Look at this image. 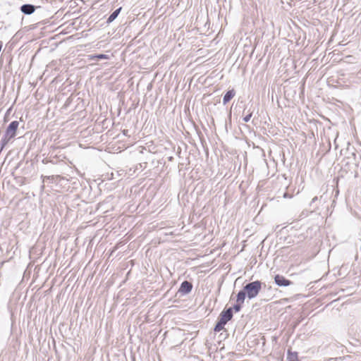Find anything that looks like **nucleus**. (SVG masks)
<instances>
[{
    "label": "nucleus",
    "mask_w": 361,
    "mask_h": 361,
    "mask_svg": "<svg viewBox=\"0 0 361 361\" xmlns=\"http://www.w3.org/2000/svg\"><path fill=\"white\" fill-rule=\"evenodd\" d=\"M262 286L266 287V284L261 281L256 280L249 282L243 286V288L238 293L239 299L243 298L252 300L255 298L261 291Z\"/></svg>",
    "instance_id": "nucleus-1"
},
{
    "label": "nucleus",
    "mask_w": 361,
    "mask_h": 361,
    "mask_svg": "<svg viewBox=\"0 0 361 361\" xmlns=\"http://www.w3.org/2000/svg\"><path fill=\"white\" fill-rule=\"evenodd\" d=\"M340 155L347 159L346 164H353L356 166L359 165L360 160L361 159V155L356 152L355 147L351 146L349 142L347 143L345 148L340 150Z\"/></svg>",
    "instance_id": "nucleus-2"
},
{
    "label": "nucleus",
    "mask_w": 361,
    "mask_h": 361,
    "mask_svg": "<svg viewBox=\"0 0 361 361\" xmlns=\"http://www.w3.org/2000/svg\"><path fill=\"white\" fill-rule=\"evenodd\" d=\"M19 126V122L18 121H11L6 127L4 135L12 139L16 136L17 130Z\"/></svg>",
    "instance_id": "nucleus-3"
},
{
    "label": "nucleus",
    "mask_w": 361,
    "mask_h": 361,
    "mask_svg": "<svg viewBox=\"0 0 361 361\" xmlns=\"http://www.w3.org/2000/svg\"><path fill=\"white\" fill-rule=\"evenodd\" d=\"M193 288V285L190 281L187 280L183 281L179 287L178 293L180 294V295L184 296L189 294Z\"/></svg>",
    "instance_id": "nucleus-4"
},
{
    "label": "nucleus",
    "mask_w": 361,
    "mask_h": 361,
    "mask_svg": "<svg viewBox=\"0 0 361 361\" xmlns=\"http://www.w3.org/2000/svg\"><path fill=\"white\" fill-rule=\"evenodd\" d=\"M274 279L275 284L279 287H287L293 284V281L281 274H276Z\"/></svg>",
    "instance_id": "nucleus-5"
},
{
    "label": "nucleus",
    "mask_w": 361,
    "mask_h": 361,
    "mask_svg": "<svg viewBox=\"0 0 361 361\" xmlns=\"http://www.w3.org/2000/svg\"><path fill=\"white\" fill-rule=\"evenodd\" d=\"M38 8H40V6H36L31 4H24L20 6V11L23 14L30 16L34 13Z\"/></svg>",
    "instance_id": "nucleus-6"
},
{
    "label": "nucleus",
    "mask_w": 361,
    "mask_h": 361,
    "mask_svg": "<svg viewBox=\"0 0 361 361\" xmlns=\"http://www.w3.org/2000/svg\"><path fill=\"white\" fill-rule=\"evenodd\" d=\"M244 302H245V299H243V298H242V297H241V298L239 299V294L237 293L235 303L232 307H230L228 309H231V312H233V311L235 312H238L240 311V310L242 308V305L244 303Z\"/></svg>",
    "instance_id": "nucleus-7"
},
{
    "label": "nucleus",
    "mask_w": 361,
    "mask_h": 361,
    "mask_svg": "<svg viewBox=\"0 0 361 361\" xmlns=\"http://www.w3.org/2000/svg\"><path fill=\"white\" fill-rule=\"evenodd\" d=\"M235 94L236 92L233 88L228 90L223 97V104H227L235 97Z\"/></svg>",
    "instance_id": "nucleus-8"
},
{
    "label": "nucleus",
    "mask_w": 361,
    "mask_h": 361,
    "mask_svg": "<svg viewBox=\"0 0 361 361\" xmlns=\"http://www.w3.org/2000/svg\"><path fill=\"white\" fill-rule=\"evenodd\" d=\"M233 316V313L231 312V309H224L219 314V317L222 318V319H224L227 322H229Z\"/></svg>",
    "instance_id": "nucleus-9"
},
{
    "label": "nucleus",
    "mask_w": 361,
    "mask_h": 361,
    "mask_svg": "<svg viewBox=\"0 0 361 361\" xmlns=\"http://www.w3.org/2000/svg\"><path fill=\"white\" fill-rule=\"evenodd\" d=\"M227 322L224 319H222L219 316L217 319L216 323L213 329L214 332H219L222 329H224L225 325L226 324Z\"/></svg>",
    "instance_id": "nucleus-10"
},
{
    "label": "nucleus",
    "mask_w": 361,
    "mask_h": 361,
    "mask_svg": "<svg viewBox=\"0 0 361 361\" xmlns=\"http://www.w3.org/2000/svg\"><path fill=\"white\" fill-rule=\"evenodd\" d=\"M254 109H252L251 107L250 108H247V106H246L243 111V114H246V115L243 118V121L245 122V123H247L250 121L252 116V114L254 113Z\"/></svg>",
    "instance_id": "nucleus-11"
},
{
    "label": "nucleus",
    "mask_w": 361,
    "mask_h": 361,
    "mask_svg": "<svg viewBox=\"0 0 361 361\" xmlns=\"http://www.w3.org/2000/svg\"><path fill=\"white\" fill-rule=\"evenodd\" d=\"M121 10H122V7H119V8H116L115 11H114L110 14V16L108 17L106 23L107 24H110L111 23H112L118 17V16L119 15V13L121 11Z\"/></svg>",
    "instance_id": "nucleus-12"
},
{
    "label": "nucleus",
    "mask_w": 361,
    "mask_h": 361,
    "mask_svg": "<svg viewBox=\"0 0 361 361\" xmlns=\"http://www.w3.org/2000/svg\"><path fill=\"white\" fill-rule=\"evenodd\" d=\"M287 361H299L298 353L293 351L291 349H288Z\"/></svg>",
    "instance_id": "nucleus-13"
},
{
    "label": "nucleus",
    "mask_w": 361,
    "mask_h": 361,
    "mask_svg": "<svg viewBox=\"0 0 361 361\" xmlns=\"http://www.w3.org/2000/svg\"><path fill=\"white\" fill-rule=\"evenodd\" d=\"M109 56L104 54H98L91 56V59H95V60H102V59H109Z\"/></svg>",
    "instance_id": "nucleus-14"
},
{
    "label": "nucleus",
    "mask_w": 361,
    "mask_h": 361,
    "mask_svg": "<svg viewBox=\"0 0 361 361\" xmlns=\"http://www.w3.org/2000/svg\"><path fill=\"white\" fill-rule=\"evenodd\" d=\"M43 178V182H44L46 180H50V182H53L55 179V177L54 176H42Z\"/></svg>",
    "instance_id": "nucleus-15"
},
{
    "label": "nucleus",
    "mask_w": 361,
    "mask_h": 361,
    "mask_svg": "<svg viewBox=\"0 0 361 361\" xmlns=\"http://www.w3.org/2000/svg\"><path fill=\"white\" fill-rule=\"evenodd\" d=\"M309 215V212L308 210H303L300 215V218L302 219V218H305V217H307V216Z\"/></svg>",
    "instance_id": "nucleus-16"
},
{
    "label": "nucleus",
    "mask_w": 361,
    "mask_h": 361,
    "mask_svg": "<svg viewBox=\"0 0 361 361\" xmlns=\"http://www.w3.org/2000/svg\"><path fill=\"white\" fill-rule=\"evenodd\" d=\"M283 197L284 198H292L293 197V195L290 194L289 192L286 191V192H283Z\"/></svg>",
    "instance_id": "nucleus-17"
},
{
    "label": "nucleus",
    "mask_w": 361,
    "mask_h": 361,
    "mask_svg": "<svg viewBox=\"0 0 361 361\" xmlns=\"http://www.w3.org/2000/svg\"><path fill=\"white\" fill-rule=\"evenodd\" d=\"M318 200V197H314L312 198V201L310 202V207H313V204H314V202H316Z\"/></svg>",
    "instance_id": "nucleus-18"
},
{
    "label": "nucleus",
    "mask_w": 361,
    "mask_h": 361,
    "mask_svg": "<svg viewBox=\"0 0 361 361\" xmlns=\"http://www.w3.org/2000/svg\"><path fill=\"white\" fill-rule=\"evenodd\" d=\"M128 130H123L122 131V133H123V134L124 135H128Z\"/></svg>",
    "instance_id": "nucleus-19"
},
{
    "label": "nucleus",
    "mask_w": 361,
    "mask_h": 361,
    "mask_svg": "<svg viewBox=\"0 0 361 361\" xmlns=\"http://www.w3.org/2000/svg\"><path fill=\"white\" fill-rule=\"evenodd\" d=\"M334 143H335V148H336V149H337V148H338V145H337V144H336V140H334Z\"/></svg>",
    "instance_id": "nucleus-20"
},
{
    "label": "nucleus",
    "mask_w": 361,
    "mask_h": 361,
    "mask_svg": "<svg viewBox=\"0 0 361 361\" xmlns=\"http://www.w3.org/2000/svg\"><path fill=\"white\" fill-rule=\"evenodd\" d=\"M317 209V207H314L313 208V210L310 212V213H312L315 209Z\"/></svg>",
    "instance_id": "nucleus-21"
},
{
    "label": "nucleus",
    "mask_w": 361,
    "mask_h": 361,
    "mask_svg": "<svg viewBox=\"0 0 361 361\" xmlns=\"http://www.w3.org/2000/svg\"><path fill=\"white\" fill-rule=\"evenodd\" d=\"M338 192H339V191L337 190L336 191V195H338Z\"/></svg>",
    "instance_id": "nucleus-22"
},
{
    "label": "nucleus",
    "mask_w": 361,
    "mask_h": 361,
    "mask_svg": "<svg viewBox=\"0 0 361 361\" xmlns=\"http://www.w3.org/2000/svg\"><path fill=\"white\" fill-rule=\"evenodd\" d=\"M336 203V201L335 200H333V203H332V205H334V204Z\"/></svg>",
    "instance_id": "nucleus-23"
},
{
    "label": "nucleus",
    "mask_w": 361,
    "mask_h": 361,
    "mask_svg": "<svg viewBox=\"0 0 361 361\" xmlns=\"http://www.w3.org/2000/svg\"><path fill=\"white\" fill-rule=\"evenodd\" d=\"M169 160H172V159H173V157H170L169 158Z\"/></svg>",
    "instance_id": "nucleus-24"
},
{
    "label": "nucleus",
    "mask_w": 361,
    "mask_h": 361,
    "mask_svg": "<svg viewBox=\"0 0 361 361\" xmlns=\"http://www.w3.org/2000/svg\"><path fill=\"white\" fill-rule=\"evenodd\" d=\"M323 197H324L323 195H322V196H321V197H320V201L323 199Z\"/></svg>",
    "instance_id": "nucleus-25"
},
{
    "label": "nucleus",
    "mask_w": 361,
    "mask_h": 361,
    "mask_svg": "<svg viewBox=\"0 0 361 361\" xmlns=\"http://www.w3.org/2000/svg\"><path fill=\"white\" fill-rule=\"evenodd\" d=\"M283 176L284 177L285 179H286V176L285 174Z\"/></svg>",
    "instance_id": "nucleus-26"
}]
</instances>
